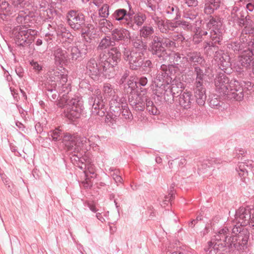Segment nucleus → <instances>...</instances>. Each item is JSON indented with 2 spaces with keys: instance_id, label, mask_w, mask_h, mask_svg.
<instances>
[{
  "instance_id": "obj_54",
  "label": "nucleus",
  "mask_w": 254,
  "mask_h": 254,
  "mask_svg": "<svg viewBox=\"0 0 254 254\" xmlns=\"http://www.w3.org/2000/svg\"><path fill=\"white\" fill-rule=\"evenodd\" d=\"M11 7L8 2L5 0H0V10L2 11L4 15H8L10 11Z\"/></svg>"
},
{
  "instance_id": "obj_42",
  "label": "nucleus",
  "mask_w": 254,
  "mask_h": 254,
  "mask_svg": "<svg viewBox=\"0 0 254 254\" xmlns=\"http://www.w3.org/2000/svg\"><path fill=\"white\" fill-rule=\"evenodd\" d=\"M175 30L180 28L186 31L190 30L192 28V25L190 21L182 19L176 20L174 21Z\"/></svg>"
},
{
  "instance_id": "obj_31",
  "label": "nucleus",
  "mask_w": 254,
  "mask_h": 254,
  "mask_svg": "<svg viewBox=\"0 0 254 254\" xmlns=\"http://www.w3.org/2000/svg\"><path fill=\"white\" fill-rule=\"evenodd\" d=\"M170 86V84L165 83H158L154 84V86L153 88V93L156 96L154 97L156 105L157 106V101L159 99H162V96L163 95L164 92L166 91V88H169Z\"/></svg>"
},
{
  "instance_id": "obj_3",
  "label": "nucleus",
  "mask_w": 254,
  "mask_h": 254,
  "mask_svg": "<svg viewBox=\"0 0 254 254\" xmlns=\"http://www.w3.org/2000/svg\"><path fill=\"white\" fill-rule=\"evenodd\" d=\"M176 48L175 40L158 35L149 41L148 50L154 58L164 60L168 55L167 50L173 51Z\"/></svg>"
},
{
  "instance_id": "obj_16",
  "label": "nucleus",
  "mask_w": 254,
  "mask_h": 254,
  "mask_svg": "<svg viewBox=\"0 0 254 254\" xmlns=\"http://www.w3.org/2000/svg\"><path fill=\"white\" fill-rule=\"evenodd\" d=\"M254 209L252 208L250 206H247L246 207L240 208L239 209L236 211L235 219L240 225H236L232 229L235 227H242L244 229H247L248 231V229L245 227L248 224L251 223V215L252 214L251 211ZM249 235H250V232Z\"/></svg>"
},
{
  "instance_id": "obj_36",
  "label": "nucleus",
  "mask_w": 254,
  "mask_h": 254,
  "mask_svg": "<svg viewBox=\"0 0 254 254\" xmlns=\"http://www.w3.org/2000/svg\"><path fill=\"white\" fill-rule=\"evenodd\" d=\"M239 27H244L242 30L243 34H252L254 35V22L251 16L248 17L247 19H245L244 23H242Z\"/></svg>"
},
{
  "instance_id": "obj_1",
  "label": "nucleus",
  "mask_w": 254,
  "mask_h": 254,
  "mask_svg": "<svg viewBox=\"0 0 254 254\" xmlns=\"http://www.w3.org/2000/svg\"><path fill=\"white\" fill-rule=\"evenodd\" d=\"M215 242L209 241L204 248L207 254H224L228 249L231 252L235 250L244 251L247 248L249 232L242 227H235L230 230L226 227L221 229L215 236Z\"/></svg>"
},
{
  "instance_id": "obj_26",
  "label": "nucleus",
  "mask_w": 254,
  "mask_h": 254,
  "mask_svg": "<svg viewBox=\"0 0 254 254\" xmlns=\"http://www.w3.org/2000/svg\"><path fill=\"white\" fill-rule=\"evenodd\" d=\"M210 40L205 41L203 43L204 50L207 52L211 51L214 52L218 49V46L222 44L223 37L210 34Z\"/></svg>"
},
{
  "instance_id": "obj_44",
  "label": "nucleus",
  "mask_w": 254,
  "mask_h": 254,
  "mask_svg": "<svg viewBox=\"0 0 254 254\" xmlns=\"http://www.w3.org/2000/svg\"><path fill=\"white\" fill-rule=\"evenodd\" d=\"M142 65L140 66V70L144 74L150 73L152 68H153V64L150 60H143L142 62Z\"/></svg>"
},
{
  "instance_id": "obj_25",
  "label": "nucleus",
  "mask_w": 254,
  "mask_h": 254,
  "mask_svg": "<svg viewBox=\"0 0 254 254\" xmlns=\"http://www.w3.org/2000/svg\"><path fill=\"white\" fill-rule=\"evenodd\" d=\"M112 41L116 42L128 41L130 38V34L126 28H115L111 31Z\"/></svg>"
},
{
  "instance_id": "obj_19",
  "label": "nucleus",
  "mask_w": 254,
  "mask_h": 254,
  "mask_svg": "<svg viewBox=\"0 0 254 254\" xmlns=\"http://www.w3.org/2000/svg\"><path fill=\"white\" fill-rule=\"evenodd\" d=\"M180 93L178 96H179V104L184 109H190L193 104L196 102V98L194 95L193 96L191 91L188 90V89H180Z\"/></svg>"
},
{
  "instance_id": "obj_50",
  "label": "nucleus",
  "mask_w": 254,
  "mask_h": 254,
  "mask_svg": "<svg viewBox=\"0 0 254 254\" xmlns=\"http://www.w3.org/2000/svg\"><path fill=\"white\" fill-rule=\"evenodd\" d=\"M109 5L108 4H103L99 9V17L107 18L109 15Z\"/></svg>"
},
{
  "instance_id": "obj_14",
  "label": "nucleus",
  "mask_w": 254,
  "mask_h": 254,
  "mask_svg": "<svg viewBox=\"0 0 254 254\" xmlns=\"http://www.w3.org/2000/svg\"><path fill=\"white\" fill-rule=\"evenodd\" d=\"M95 93L96 95L93 94L88 99L89 104L92 106L91 114L93 116L103 117L106 112L105 103L102 99L101 91L98 89L95 91Z\"/></svg>"
},
{
  "instance_id": "obj_21",
  "label": "nucleus",
  "mask_w": 254,
  "mask_h": 254,
  "mask_svg": "<svg viewBox=\"0 0 254 254\" xmlns=\"http://www.w3.org/2000/svg\"><path fill=\"white\" fill-rule=\"evenodd\" d=\"M110 112L111 114V118L113 119L120 117L121 108L124 106L122 98L117 95H113V97L110 101Z\"/></svg>"
},
{
  "instance_id": "obj_15",
  "label": "nucleus",
  "mask_w": 254,
  "mask_h": 254,
  "mask_svg": "<svg viewBox=\"0 0 254 254\" xmlns=\"http://www.w3.org/2000/svg\"><path fill=\"white\" fill-rule=\"evenodd\" d=\"M236 93H232V96H235V100L241 101L245 96L250 94L253 91L254 84L251 82L244 81H234L233 84Z\"/></svg>"
},
{
  "instance_id": "obj_59",
  "label": "nucleus",
  "mask_w": 254,
  "mask_h": 254,
  "mask_svg": "<svg viewBox=\"0 0 254 254\" xmlns=\"http://www.w3.org/2000/svg\"><path fill=\"white\" fill-rule=\"evenodd\" d=\"M219 68L225 73H229L230 71L228 70L231 64L229 61H224L221 64H218Z\"/></svg>"
},
{
  "instance_id": "obj_47",
  "label": "nucleus",
  "mask_w": 254,
  "mask_h": 254,
  "mask_svg": "<svg viewBox=\"0 0 254 254\" xmlns=\"http://www.w3.org/2000/svg\"><path fill=\"white\" fill-rule=\"evenodd\" d=\"M218 163H219V160L216 158H212L203 162L201 165V168H200L199 169L203 170V169H207V168H210L212 167H215L214 166L217 165Z\"/></svg>"
},
{
  "instance_id": "obj_5",
  "label": "nucleus",
  "mask_w": 254,
  "mask_h": 254,
  "mask_svg": "<svg viewBox=\"0 0 254 254\" xmlns=\"http://www.w3.org/2000/svg\"><path fill=\"white\" fill-rule=\"evenodd\" d=\"M102 58H103V63L106 66L107 73H109V79L118 76L122 69L119 66V63L122 59V53L120 47H112Z\"/></svg>"
},
{
  "instance_id": "obj_37",
  "label": "nucleus",
  "mask_w": 254,
  "mask_h": 254,
  "mask_svg": "<svg viewBox=\"0 0 254 254\" xmlns=\"http://www.w3.org/2000/svg\"><path fill=\"white\" fill-rule=\"evenodd\" d=\"M139 35L141 38L146 40H149L153 38V37L157 36L158 35L154 34V30L151 26L144 25L139 30Z\"/></svg>"
},
{
  "instance_id": "obj_62",
  "label": "nucleus",
  "mask_w": 254,
  "mask_h": 254,
  "mask_svg": "<svg viewBox=\"0 0 254 254\" xmlns=\"http://www.w3.org/2000/svg\"><path fill=\"white\" fill-rule=\"evenodd\" d=\"M46 94L50 101L55 102L57 101L59 96V93L57 90L54 92H46Z\"/></svg>"
},
{
  "instance_id": "obj_28",
  "label": "nucleus",
  "mask_w": 254,
  "mask_h": 254,
  "mask_svg": "<svg viewBox=\"0 0 254 254\" xmlns=\"http://www.w3.org/2000/svg\"><path fill=\"white\" fill-rule=\"evenodd\" d=\"M177 87L173 86L171 87V86L169 88H166V90L164 92L163 95L162 96V99H159L157 101L158 103L160 105L162 104L164 102H166L168 104H171L174 102V99L175 97H177L179 91L175 93V89Z\"/></svg>"
},
{
  "instance_id": "obj_12",
  "label": "nucleus",
  "mask_w": 254,
  "mask_h": 254,
  "mask_svg": "<svg viewBox=\"0 0 254 254\" xmlns=\"http://www.w3.org/2000/svg\"><path fill=\"white\" fill-rule=\"evenodd\" d=\"M123 54L124 59L128 62L130 69L138 70L140 68L142 64V62L145 59L142 53L131 51L128 47H124Z\"/></svg>"
},
{
  "instance_id": "obj_48",
  "label": "nucleus",
  "mask_w": 254,
  "mask_h": 254,
  "mask_svg": "<svg viewBox=\"0 0 254 254\" xmlns=\"http://www.w3.org/2000/svg\"><path fill=\"white\" fill-rule=\"evenodd\" d=\"M232 49L234 51L235 53H239L243 54L245 50H243V46L242 44L241 43V42L238 41H234L231 43L230 45Z\"/></svg>"
},
{
  "instance_id": "obj_18",
  "label": "nucleus",
  "mask_w": 254,
  "mask_h": 254,
  "mask_svg": "<svg viewBox=\"0 0 254 254\" xmlns=\"http://www.w3.org/2000/svg\"><path fill=\"white\" fill-rule=\"evenodd\" d=\"M79 137V136L74 135L73 134L67 132L64 136L62 141L67 151H71L70 154L72 155V157H70L71 161H73L72 157H74L73 154L79 152L77 143H78V138Z\"/></svg>"
},
{
  "instance_id": "obj_39",
  "label": "nucleus",
  "mask_w": 254,
  "mask_h": 254,
  "mask_svg": "<svg viewBox=\"0 0 254 254\" xmlns=\"http://www.w3.org/2000/svg\"><path fill=\"white\" fill-rule=\"evenodd\" d=\"M250 16L249 15L247 10L242 9L241 11L232 16L231 18L233 21L237 23V25L239 26L240 25H241L242 23H244L245 19H247L248 17Z\"/></svg>"
},
{
  "instance_id": "obj_13",
  "label": "nucleus",
  "mask_w": 254,
  "mask_h": 254,
  "mask_svg": "<svg viewBox=\"0 0 254 254\" xmlns=\"http://www.w3.org/2000/svg\"><path fill=\"white\" fill-rule=\"evenodd\" d=\"M68 106L66 110H64L65 116L72 121L79 119L84 109L81 98L78 96L71 98Z\"/></svg>"
},
{
  "instance_id": "obj_35",
  "label": "nucleus",
  "mask_w": 254,
  "mask_h": 254,
  "mask_svg": "<svg viewBox=\"0 0 254 254\" xmlns=\"http://www.w3.org/2000/svg\"><path fill=\"white\" fill-rule=\"evenodd\" d=\"M165 12L167 14L168 17L172 19V20H178L181 18L180 9L177 6L174 4H171L167 6Z\"/></svg>"
},
{
  "instance_id": "obj_38",
  "label": "nucleus",
  "mask_w": 254,
  "mask_h": 254,
  "mask_svg": "<svg viewBox=\"0 0 254 254\" xmlns=\"http://www.w3.org/2000/svg\"><path fill=\"white\" fill-rule=\"evenodd\" d=\"M173 81V78L169 77V75L166 74L165 72L160 68V71L157 73L156 76L154 79V83H165L170 84Z\"/></svg>"
},
{
  "instance_id": "obj_10",
  "label": "nucleus",
  "mask_w": 254,
  "mask_h": 254,
  "mask_svg": "<svg viewBox=\"0 0 254 254\" xmlns=\"http://www.w3.org/2000/svg\"><path fill=\"white\" fill-rule=\"evenodd\" d=\"M85 73L94 81H99L102 75L109 78L106 66L103 63V58H100L99 62L95 58H91L86 64Z\"/></svg>"
},
{
  "instance_id": "obj_55",
  "label": "nucleus",
  "mask_w": 254,
  "mask_h": 254,
  "mask_svg": "<svg viewBox=\"0 0 254 254\" xmlns=\"http://www.w3.org/2000/svg\"><path fill=\"white\" fill-rule=\"evenodd\" d=\"M206 27L204 25L202 27H197L196 28L195 35L197 38H201L203 36H206L208 34Z\"/></svg>"
},
{
  "instance_id": "obj_41",
  "label": "nucleus",
  "mask_w": 254,
  "mask_h": 254,
  "mask_svg": "<svg viewBox=\"0 0 254 254\" xmlns=\"http://www.w3.org/2000/svg\"><path fill=\"white\" fill-rule=\"evenodd\" d=\"M116 43L112 41L111 36H105L99 43L97 47V50L99 51H103L110 47H114Z\"/></svg>"
},
{
  "instance_id": "obj_27",
  "label": "nucleus",
  "mask_w": 254,
  "mask_h": 254,
  "mask_svg": "<svg viewBox=\"0 0 254 254\" xmlns=\"http://www.w3.org/2000/svg\"><path fill=\"white\" fill-rule=\"evenodd\" d=\"M92 138H87L85 137H80L78 138V143L77 146L78 147L79 152L73 154V156L79 160L81 156H82L83 153L90 149V142Z\"/></svg>"
},
{
  "instance_id": "obj_51",
  "label": "nucleus",
  "mask_w": 254,
  "mask_h": 254,
  "mask_svg": "<svg viewBox=\"0 0 254 254\" xmlns=\"http://www.w3.org/2000/svg\"><path fill=\"white\" fill-rule=\"evenodd\" d=\"M60 83L61 84V86L60 87L59 92L61 93H64V94L68 95L69 92L71 91V87L70 83L67 81L66 82H61Z\"/></svg>"
},
{
  "instance_id": "obj_17",
  "label": "nucleus",
  "mask_w": 254,
  "mask_h": 254,
  "mask_svg": "<svg viewBox=\"0 0 254 254\" xmlns=\"http://www.w3.org/2000/svg\"><path fill=\"white\" fill-rule=\"evenodd\" d=\"M254 58L248 55L245 52L239 56L238 60L234 63L233 70L238 73L240 77L244 76V73L250 67L251 63Z\"/></svg>"
},
{
  "instance_id": "obj_64",
  "label": "nucleus",
  "mask_w": 254,
  "mask_h": 254,
  "mask_svg": "<svg viewBox=\"0 0 254 254\" xmlns=\"http://www.w3.org/2000/svg\"><path fill=\"white\" fill-rule=\"evenodd\" d=\"M216 8H214L209 2H206L205 4L204 8V12L205 14L209 15L213 13L215 10H216Z\"/></svg>"
},
{
  "instance_id": "obj_24",
  "label": "nucleus",
  "mask_w": 254,
  "mask_h": 254,
  "mask_svg": "<svg viewBox=\"0 0 254 254\" xmlns=\"http://www.w3.org/2000/svg\"><path fill=\"white\" fill-rule=\"evenodd\" d=\"M152 19L157 25L161 33H167L169 30L175 31L174 20H163L158 16H154Z\"/></svg>"
},
{
  "instance_id": "obj_4",
  "label": "nucleus",
  "mask_w": 254,
  "mask_h": 254,
  "mask_svg": "<svg viewBox=\"0 0 254 254\" xmlns=\"http://www.w3.org/2000/svg\"><path fill=\"white\" fill-rule=\"evenodd\" d=\"M128 101L133 110L137 112H143L145 109L150 115H158L160 111L151 98L141 95V92L128 96Z\"/></svg>"
},
{
  "instance_id": "obj_52",
  "label": "nucleus",
  "mask_w": 254,
  "mask_h": 254,
  "mask_svg": "<svg viewBox=\"0 0 254 254\" xmlns=\"http://www.w3.org/2000/svg\"><path fill=\"white\" fill-rule=\"evenodd\" d=\"M182 59L183 60H180V63H178V64H176L177 66L179 67L181 73L183 72L189 65L186 54H185Z\"/></svg>"
},
{
  "instance_id": "obj_20",
  "label": "nucleus",
  "mask_w": 254,
  "mask_h": 254,
  "mask_svg": "<svg viewBox=\"0 0 254 254\" xmlns=\"http://www.w3.org/2000/svg\"><path fill=\"white\" fill-rule=\"evenodd\" d=\"M222 22L219 17L210 16L209 21L206 23V29L210 31V34L212 35L222 36L221 27Z\"/></svg>"
},
{
  "instance_id": "obj_40",
  "label": "nucleus",
  "mask_w": 254,
  "mask_h": 254,
  "mask_svg": "<svg viewBox=\"0 0 254 254\" xmlns=\"http://www.w3.org/2000/svg\"><path fill=\"white\" fill-rule=\"evenodd\" d=\"M175 65L176 64H169L168 65L162 64L161 66V69L165 72L166 75H169L170 77H173V79H175L176 77V73L177 72L181 73V71L179 67Z\"/></svg>"
},
{
  "instance_id": "obj_61",
  "label": "nucleus",
  "mask_w": 254,
  "mask_h": 254,
  "mask_svg": "<svg viewBox=\"0 0 254 254\" xmlns=\"http://www.w3.org/2000/svg\"><path fill=\"white\" fill-rule=\"evenodd\" d=\"M30 64L33 67V69L38 73H39L43 70L42 65L33 60L30 62Z\"/></svg>"
},
{
  "instance_id": "obj_58",
  "label": "nucleus",
  "mask_w": 254,
  "mask_h": 254,
  "mask_svg": "<svg viewBox=\"0 0 254 254\" xmlns=\"http://www.w3.org/2000/svg\"><path fill=\"white\" fill-rule=\"evenodd\" d=\"M244 52L253 58L254 56V38L248 43V48L245 50Z\"/></svg>"
},
{
  "instance_id": "obj_9",
  "label": "nucleus",
  "mask_w": 254,
  "mask_h": 254,
  "mask_svg": "<svg viewBox=\"0 0 254 254\" xmlns=\"http://www.w3.org/2000/svg\"><path fill=\"white\" fill-rule=\"evenodd\" d=\"M193 68L196 78L192 89L197 105L201 106L204 105L206 99V89L203 84L205 74L203 70L198 65L194 66Z\"/></svg>"
},
{
  "instance_id": "obj_46",
  "label": "nucleus",
  "mask_w": 254,
  "mask_h": 254,
  "mask_svg": "<svg viewBox=\"0 0 254 254\" xmlns=\"http://www.w3.org/2000/svg\"><path fill=\"white\" fill-rule=\"evenodd\" d=\"M132 45L134 48L141 51L146 50L147 46L145 42H144L141 38H138L134 40L132 42Z\"/></svg>"
},
{
  "instance_id": "obj_63",
  "label": "nucleus",
  "mask_w": 254,
  "mask_h": 254,
  "mask_svg": "<svg viewBox=\"0 0 254 254\" xmlns=\"http://www.w3.org/2000/svg\"><path fill=\"white\" fill-rule=\"evenodd\" d=\"M103 89H104V92L106 96H111L114 94H115V91H114V89L112 87V86L109 83L106 84L104 86Z\"/></svg>"
},
{
  "instance_id": "obj_22",
  "label": "nucleus",
  "mask_w": 254,
  "mask_h": 254,
  "mask_svg": "<svg viewBox=\"0 0 254 254\" xmlns=\"http://www.w3.org/2000/svg\"><path fill=\"white\" fill-rule=\"evenodd\" d=\"M52 53L54 56L55 64L56 65L63 66L67 62V58H68L67 53L61 47L58 46L54 47Z\"/></svg>"
},
{
  "instance_id": "obj_23",
  "label": "nucleus",
  "mask_w": 254,
  "mask_h": 254,
  "mask_svg": "<svg viewBox=\"0 0 254 254\" xmlns=\"http://www.w3.org/2000/svg\"><path fill=\"white\" fill-rule=\"evenodd\" d=\"M189 65L195 66L203 65L205 63L204 59L200 53L193 50H189L185 53Z\"/></svg>"
},
{
  "instance_id": "obj_33",
  "label": "nucleus",
  "mask_w": 254,
  "mask_h": 254,
  "mask_svg": "<svg viewBox=\"0 0 254 254\" xmlns=\"http://www.w3.org/2000/svg\"><path fill=\"white\" fill-rule=\"evenodd\" d=\"M56 33L58 38L61 41L68 43H71L73 41V35L65 27H58L56 30Z\"/></svg>"
},
{
  "instance_id": "obj_8",
  "label": "nucleus",
  "mask_w": 254,
  "mask_h": 254,
  "mask_svg": "<svg viewBox=\"0 0 254 254\" xmlns=\"http://www.w3.org/2000/svg\"><path fill=\"white\" fill-rule=\"evenodd\" d=\"M38 32L25 26H17L13 33L16 44L20 47H28L34 41Z\"/></svg>"
},
{
  "instance_id": "obj_2",
  "label": "nucleus",
  "mask_w": 254,
  "mask_h": 254,
  "mask_svg": "<svg viewBox=\"0 0 254 254\" xmlns=\"http://www.w3.org/2000/svg\"><path fill=\"white\" fill-rule=\"evenodd\" d=\"M127 3L128 10L122 8H118L111 17L113 20L119 21L120 24L127 28L134 29V24L141 26L146 19V16L141 12L136 13L129 1H127Z\"/></svg>"
},
{
  "instance_id": "obj_43",
  "label": "nucleus",
  "mask_w": 254,
  "mask_h": 254,
  "mask_svg": "<svg viewBox=\"0 0 254 254\" xmlns=\"http://www.w3.org/2000/svg\"><path fill=\"white\" fill-rule=\"evenodd\" d=\"M70 100L71 99H70L68 95L63 94L62 97H61L59 99H58L57 101L55 102L58 107L65 109L64 110H66L69 107L68 104H69Z\"/></svg>"
},
{
  "instance_id": "obj_30",
  "label": "nucleus",
  "mask_w": 254,
  "mask_h": 254,
  "mask_svg": "<svg viewBox=\"0 0 254 254\" xmlns=\"http://www.w3.org/2000/svg\"><path fill=\"white\" fill-rule=\"evenodd\" d=\"M48 76L49 80L52 82H66L67 81V75L61 70L53 69L52 71H49Z\"/></svg>"
},
{
  "instance_id": "obj_11",
  "label": "nucleus",
  "mask_w": 254,
  "mask_h": 254,
  "mask_svg": "<svg viewBox=\"0 0 254 254\" xmlns=\"http://www.w3.org/2000/svg\"><path fill=\"white\" fill-rule=\"evenodd\" d=\"M85 41L81 43L79 46H70L68 48V57L69 60L72 63L74 62H80L87 56L89 51L91 49V45L90 43L91 39L89 37L86 38Z\"/></svg>"
},
{
  "instance_id": "obj_49",
  "label": "nucleus",
  "mask_w": 254,
  "mask_h": 254,
  "mask_svg": "<svg viewBox=\"0 0 254 254\" xmlns=\"http://www.w3.org/2000/svg\"><path fill=\"white\" fill-rule=\"evenodd\" d=\"M245 164L241 163L240 164L239 166V169L240 170V172L236 169L237 171L238 172L239 176L241 178V181L244 183H246V178L248 176V171L246 169L244 168Z\"/></svg>"
},
{
  "instance_id": "obj_57",
  "label": "nucleus",
  "mask_w": 254,
  "mask_h": 254,
  "mask_svg": "<svg viewBox=\"0 0 254 254\" xmlns=\"http://www.w3.org/2000/svg\"><path fill=\"white\" fill-rule=\"evenodd\" d=\"M57 86V84L56 83L53 82L51 83H50L49 82H47L45 83L46 93L56 91Z\"/></svg>"
},
{
  "instance_id": "obj_45",
  "label": "nucleus",
  "mask_w": 254,
  "mask_h": 254,
  "mask_svg": "<svg viewBox=\"0 0 254 254\" xmlns=\"http://www.w3.org/2000/svg\"><path fill=\"white\" fill-rule=\"evenodd\" d=\"M121 119L131 121L133 117L127 105H124L121 108L120 117Z\"/></svg>"
},
{
  "instance_id": "obj_32",
  "label": "nucleus",
  "mask_w": 254,
  "mask_h": 254,
  "mask_svg": "<svg viewBox=\"0 0 254 254\" xmlns=\"http://www.w3.org/2000/svg\"><path fill=\"white\" fill-rule=\"evenodd\" d=\"M220 96L215 94H211L208 96L207 102L211 108L218 110L224 109V102L220 100Z\"/></svg>"
},
{
  "instance_id": "obj_7",
  "label": "nucleus",
  "mask_w": 254,
  "mask_h": 254,
  "mask_svg": "<svg viewBox=\"0 0 254 254\" xmlns=\"http://www.w3.org/2000/svg\"><path fill=\"white\" fill-rule=\"evenodd\" d=\"M234 81L237 79L234 78L230 80L224 73L218 74L214 79L216 91L225 99L235 100V96L231 95L236 93L235 89L232 87Z\"/></svg>"
},
{
  "instance_id": "obj_34",
  "label": "nucleus",
  "mask_w": 254,
  "mask_h": 254,
  "mask_svg": "<svg viewBox=\"0 0 254 254\" xmlns=\"http://www.w3.org/2000/svg\"><path fill=\"white\" fill-rule=\"evenodd\" d=\"M67 132H65L60 127H55L54 129L50 130L48 135L50 139H52L54 142L62 141L64 136Z\"/></svg>"
},
{
  "instance_id": "obj_29",
  "label": "nucleus",
  "mask_w": 254,
  "mask_h": 254,
  "mask_svg": "<svg viewBox=\"0 0 254 254\" xmlns=\"http://www.w3.org/2000/svg\"><path fill=\"white\" fill-rule=\"evenodd\" d=\"M123 86L124 93L127 94L128 96H131L133 94H137L139 92H146L145 89L139 88V91L136 89L137 84L131 80H129L127 82L122 84Z\"/></svg>"
},
{
  "instance_id": "obj_56",
  "label": "nucleus",
  "mask_w": 254,
  "mask_h": 254,
  "mask_svg": "<svg viewBox=\"0 0 254 254\" xmlns=\"http://www.w3.org/2000/svg\"><path fill=\"white\" fill-rule=\"evenodd\" d=\"M197 16V14L196 13L190 11H186L184 12L183 14V17L185 18L186 20L190 21H190L194 20Z\"/></svg>"
},
{
  "instance_id": "obj_60",
  "label": "nucleus",
  "mask_w": 254,
  "mask_h": 254,
  "mask_svg": "<svg viewBox=\"0 0 254 254\" xmlns=\"http://www.w3.org/2000/svg\"><path fill=\"white\" fill-rule=\"evenodd\" d=\"M28 15L23 11H20L17 16L16 17V20L18 23H22L23 21H25Z\"/></svg>"
},
{
  "instance_id": "obj_6",
  "label": "nucleus",
  "mask_w": 254,
  "mask_h": 254,
  "mask_svg": "<svg viewBox=\"0 0 254 254\" xmlns=\"http://www.w3.org/2000/svg\"><path fill=\"white\" fill-rule=\"evenodd\" d=\"M67 23L74 30L80 31L82 37H85L90 32L92 25L85 20L84 14L78 10H70L68 12Z\"/></svg>"
},
{
  "instance_id": "obj_53",
  "label": "nucleus",
  "mask_w": 254,
  "mask_h": 254,
  "mask_svg": "<svg viewBox=\"0 0 254 254\" xmlns=\"http://www.w3.org/2000/svg\"><path fill=\"white\" fill-rule=\"evenodd\" d=\"M215 60L218 61V64H221L224 61H229L230 58L226 54L219 52H216Z\"/></svg>"
}]
</instances>
